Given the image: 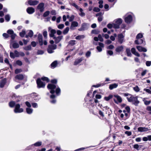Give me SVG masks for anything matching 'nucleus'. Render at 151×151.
I'll return each mask as SVG.
<instances>
[{
  "mask_svg": "<svg viewBox=\"0 0 151 151\" xmlns=\"http://www.w3.org/2000/svg\"><path fill=\"white\" fill-rule=\"evenodd\" d=\"M127 98L129 102H132L133 104L136 106L139 103V101L138 100L136 96L134 97L132 95L130 97H127Z\"/></svg>",
  "mask_w": 151,
  "mask_h": 151,
  "instance_id": "1",
  "label": "nucleus"
},
{
  "mask_svg": "<svg viewBox=\"0 0 151 151\" xmlns=\"http://www.w3.org/2000/svg\"><path fill=\"white\" fill-rule=\"evenodd\" d=\"M113 96L114 97V100L115 103L118 104L122 102V99L120 96L118 95H114Z\"/></svg>",
  "mask_w": 151,
  "mask_h": 151,
  "instance_id": "2",
  "label": "nucleus"
},
{
  "mask_svg": "<svg viewBox=\"0 0 151 151\" xmlns=\"http://www.w3.org/2000/svg\"><path fill=\"white\" fill-rule=\"evenodd\" d=\"M20 106L19 104H16L15 106L14 111L15 113H20L23 112V109L20 108Z\"/></svg>",
  "mask_w": 151,
  "mask_h": 151,
  "instance_id": "3",
  "label": "nucleus"
},
{
  "mask_svg": "<svg viewBox=\"0 0 151 151\" xmlns=\"http://www.w3.org/2000/svg\"><path fill=\"white\" fill-rule=\"evenodd\" d=\"M125 22L127 23H129L132 21V15L130 14H127L125 17Z\"/></svg>",
  "mask_w": 151,
  "mask_h": 151,
  "instance_id": "4",
  "label": "nucleus"
},
{
  "mask_svg": "<svg viewBox=\"0 0 151 151\" xmlns=\"http://www.w3.org/2000/svg\"><path fill=\"white\" fill-rule=\"evenodd\" d=\"M37 83L38 88H44L45 83L42 82L40 78H38L37 81Z\"/></svg>",
  "mask_w": 151,
  "mask_h": 151,
  "instance_id": "5",
  "label": "nucleus"
},
{
  "mask_svg": "<svg viewBox=\"0 0 151 151\" xmlns=\"http://www.w3.org/2000/svg\"><path fill=\"white\" fill-rule=\"evenodd\" d=\"M47 87L48 88L51 89L50 93H51L53 94L55 93V91L54 90L56 88V86L55 85L51 84H49Z\"/></svg>",
  "mask_w": 151,
  "mask_h": 151,
  "instance_id": "6",
  "label": "nucleus"
},
{
  "mask_svg": "<svg viewBox=\"0 0 151 151\" xmlns=\"http://www.w3.org/2000/svg\"><path fill=\"white\" fill-rule=\"evenodd\" d=\"M37 9L41 12H42L44 10V4L43 3H41L38 5Z\"/></svg>",
  "mask_w": 151,
  "mask_h": 151,
  "instance_id": "7",
  "label": "nucleus"
},
{
  "mask_svg": "<svg viewBox=\"0 0 151 151\" xmlns=\"http://www.w3.org/2000/svg\"><path fill=\"white\" fill-rule=\"evenodd\" d=\"M118 41L120 43L122 44L124 41V36L122 34L118 35Z\"/></svg>",
  "mask_w": 151,
  "mask_h": 151,
  "instance_id": "8",
  "label": "nucleus"
},
{
  "mask_svg": "<svg viewBox=\"0 0 151 151\" xmlns=\"http://www.w3.org/2000/svg\"><path fill=\"white\" fill-rule=\"evenodd\" d=\"M38 40L39 43L40 45H42L43 44L42 41V34H39L38 35Z\"/></svg>",
  "mask_w": 151,
  "mask_h": 151,
  "instance_id": "9",
  "label": "nucleus"
},
{
  "mask_svg": "<svg viewBox=\"0 0 151 151\" xmlns=\"http://www.w3.org/2000/svg\"><path fill=\"white\" fill-rule=\"evenodd\" d=\"M35 11V9L32 7H28L27 9V12L29 14H33Z\"/></svg>",
  "mask_w": 151,
  "mask_h": 151,
  "instance_id": "10",
  "label": "nucleus"
},
{
  "mask_svg": "<svg viewBox=\"0 0 151 151\" xmlns=\"http://www.w3.org/2000/svg\"><path fill=\"white\" fill-rule=\"evenodd\" d=\"M78 25V23L76 21H73L72 22L70 26V29H71L73 30L74 29V27H77Z\"/></svg>",
  "mask_w": 151,
  "mask_h": 151,
  "instance_id": "11",
  "label": "nucleus"
},
{
  "mask_svg": "<svg viewBox=\"0 0 151 151\" xmlns=\"http://www.w3.org/2000/svg\"><path fill=\"white\" fill-rule=\"evenodd\" d=\"M28 3L30 6H34L37 5L39 3L37 1H32L29 0L28 2Z\"/></svg>",
  "mask_w": 151,
  "mask_h": 151,
  "instance_id": "12",
  "label": "nucleus"
},
{
  "mask_svg": "<svg viewBox=\"0 0 151 151\" xmlns=\"http://www.w3.org/2000/svg\"><path fill=\"white\" fill-rule=\"evenodd\" d=\"M149 130V129L145 127H140L138 128V131L141 132H147Z\"/></svg>",
  "mask_w": 151,
  "mask_h": 151,
  "instance_id": "13",
  "label": "nucleus"
},
{
  "mask_svg": "<svg viewBox=\"0 0 151 151\" xmlns=\"http://www.w3.org/2000/svg\"><path fill=\"white\" fill-rule=\"evenodd\" d=\"M137 48L139 52H146L147 51V50L146 48L140 46H137Z\"/></svg>",
  "mask_w": 151,
  "mask_h": 151,
  "instance_id": "14",
  "label": "nucleus"
},
{
  "mask_svg": "<svg viewBox=\"0 0 151 151\" xmlns=\"http://www.w3.org/2000/svg\"><path fill=\"white\" fill-rule=\"evenodd\" d=\"M63 37L61 36H59L57 37H53V39L55 40V43L57 44L59 43L60 41L62 40Z\"/></svg>",
  "mask_w": 151,
  "mask_h": 151,
  "instance_id": "15",
  "label": "nucleus"
},
{
  "mask_svg": "<svg viewBox=\"0 0 151 151\" xmlns=\"http://www.w3.org/2000/svg\"><path fill=\"white\" fill-rule=\"evenodd\" d=\"M131 50L132 53L138 57H139L140 56L139 54L137 52H136L135 49L134 48H132Z\"/></svg>",
  "mask_w": 151,
  "mask_h": 151,
  "instance_id": "16",
  "label": "nucleus"
},
{
  "mask_svg": "<svg viewBox=\"0 0 151 151\" xmlns=\"http://www.w3.org/2000/svg\"><path fill=\"white\" fill-rule=\"evenodd\" d=\"M50 33L49 34V36L51 37H54V34L56 33V31L55 29H51L50 31Z\"/></svg>",
  "mask_w": 151,
  "mask_h": 151,
  "instance_id": "17",
  "label": "nucleus"
},
{
  "mask_svg": "<svg viewBox=\"0 0 151 151\" xmlns=\"http://www.w3.org/2000/svg\"><path fill=\"white\" fill-rule=\"evenodd\" d=\"M83 60L82 58H81L77 59L74 63V65H77L79 64Z\"/></svg>",
  "mask_w": 151,
  "mask_h": 151,
  "instance_id": "18",
  "label": "nucleus"
},
{
  "mask_svg": "<svg viewBox=\"0 0 151 151\" xmlns=\"http://www.w3.org/2000/svg\"><path fill=\"white\" fill-rule=\"evenodd\" d=\"M144 42H145L142 39L137 40L135 41V43L136 44L138 45L141 44L143 43Z\"/></svg>",
  "mask_w": 151,
  "mask_h": 151,
  "instance_id": "19",
  "label": "nucleus"
},
{
  "mask_svg": "<svg viewBox=\"0 0 151 151\" xmlns=\"http://www.w3.org/2000/svg\"><path fill=\"white\" fill-rule=\"evenodd\" d=\"M123 48L124 47L122 46H118L116 48V51L117 52H120L123 50Z\"/></svg>",
  "mask_w": 151,
  "mask_h": 151,
  "instance_id": "20",
  "label": "nucleus"
},
{
  "mask_svg": "<svg viewBox=\"0 0 151 151\" xmlns=\"http://www.w3.org/2000/svg\"><path fill=\"white\" fill-rule=\"evenodd\" d=\"M118 86V84L116 83H114L110 85L109 86V88L110 90H112L114 88H116Z\"/></svg>",
  "mask_w": 151,
  "mask_h": 151,
  "instance_id": "21",
  "label": "nucleus"
},
{
  "mask_svg": "<svg viewBox=\"0 0 151 151\" xmlns=\"http://www.w3.org/2000/svg\"><path fill=\"white\" fill-rule=\"evenodd\" d=\"M33 35V31L31 30H30L29 31V32L28 35H26V37L27 38L29 37H32Z\"/></svg>",
  "mask_w": 151,
  "mask_h": 151,
  "instance_id": "22",
  "label": "nucleus"
},
{
  "mask_svg": "<svg viewBox=\"0 0 151 151\" xmlns=\"http://www.w3.org/2000/svg\"><path fill=\"white\" fill-rule=\"evenodd\" d=\"M6 83V80L4 79L0 83V87L3 88L4 86Z\"/></svg>",
  "mask_w": 151,
  "mask_h": 151,
  "instance_id": "23",
  "label": "nucleus"
},
{
  "mask_svg": "<svg viewBox=\"0 0 151 151\" xmlns=\"http://www.w3.org/2000/svg\"><path fill=\"white\" fill-rule=\"evenodd\" d=\"M86 23H83L82 24L81 27L78 29V30L80 31H83L85 29L86 27Z\"/></svg>",
  "mask_w": 151,
  "mask_h": 151,
  "instance_id": "24",
  "label": "nucleus"
},
{
  "mask_svg": "<svg viewBox=\"0 0 151 151\" xmlns=\"http://www.w3.org/2000/svg\"><path fill=\"white\" fill-rule=\"evenodd\" d=\"M15 78L19 80H22L23 78V76L21 74L17 75L15 77Z\"/></svg>",
  "mask_w": 151,
  "mask_h": 151,
  "instance_id": "25",
  "label": "nucleus"
},
{
  "mask_svg": "<svg viewBox=\"0 0 151 151\" xmlns=\"http://www.w3.org/2000/svg\"><path fill=\"white\" fill-rule=\"evenodd\" d=\"M26 112L28 114H31L33 111V109H32L27 108L26 109Z\"/></svg>",
  "mask_w": 151,
  "mask_h": 151,
  "instance_id": "26",
  "label": "nucleus"
},
{
  "mask_svg": "<svg viewBox=\"0 0 151 151\" xmlns=\"http://www.w3.org/2000/svg\"><path fill=\"white\" fill-rule=\"evenodd\" d=\"M126 52L127 53V55L128 56L131 57V56L132 54L130 52V49L127 48L126 49Z\"/></svg>",
  "mask_w": 151,
  "mask_h": 151,
  "instance_id": "27",
  "label": "nucleus"
},
{
  "mask_svg": "<svg viewBox=\"0 0 151 151\" xmlns=\"http://www.w3.org/2000/svg\"><path fill=\"white\" fill-rule=\"evenodd\" d=\"M122 20L121 19H116L115 22L116 23L118 24L119 25H120L122 23Z\"/></svg>",
  "mask_w": 151,
  "mask_h": 151,
  "instance_id": "28",
  "label": "nucleus"
},
{
  "mask_svg": "<svg viewBox=\"0 0 151 151\" xmlns=\"http://www.w3.org/2000/svg\"><path fill=\"white\" fill-rule=\"evenodd\" d=\"M79 11L80 12L79 13V15L81 17H83L85 15V13L83 12V10L82 8L79 9Z\"/></svg>",
  "mask_w": 151,
  "mask_h": 151,
  "instance_id": "29",
  "label": "nucleus"
},
{
  "mask_svg": "<svg viewBox=\"0 0 151 151\" xmlns=\"http://www.w3.org/2000/svg\"><path fill=\"white\" fill-rule=\"evenodd\" d=\"M5 19L6 20L7 22L9 21L10 19V17L9 14H7L5 16Z\"/></svg>",
  "mask_w": 151,
  "mask_h": 151,
  "instance_id": "30",
  "label": "nucleus"
},
{
  "mask_svg": "<svg viewBox=\"0 0 151 151\" xmlns=\"http://www.w3.org/2000/svg\"><path fill=\"white\" fill-rule=\"evenodd\" d=\"M113 96L112 95H109L108 96V97H105L104 98V99L106 100V101H109L110 99H111Z\"/></svg>",
  "mask_w": 151,
  "mask_h": 151,
  "instance_id": "31",
  "label": "nucleus"
},
{
  "mask_svg": "<svg viewBox=\"0 0 151 151\" xmlns=\"http://www.w3.org/2000/svg\"><path fill=\"white\" fill-rule=\"evenodd\" d=\"M25 34V31L24 30H23L19 33V35L21 37H23L24 36Z\"/></svg>",
  "mask_w": 151,
  "mask_h": 151,
  "instance_id": "32",
  "label": "nucleus"
},
{
  "mask_svg": "<svg viewBox=\"0 0 151 151\" xmlns=\"http://www.w3.org/2000/svg\"><path fill=\"white\" fill-rule=\"evenodd\" d=\"M13 47L14 48H18L19 47V44L17 42H14L12 45Z\"/></svg>",
  "mask_w": 151,
  "mask_h": 151,
  "instance_id": "33",
  "label": "nucleus"
},
{
  "mask_svg": "<svg viewBox=\"0 0 151 151\" xmlns=\"http://www.w3.org/2000/svg\"><path fill=\"white\" fill-rule=\"evenodd\" d=\"M143 100L144 102V104L146 105H148L151 102V100L150 101H147L145 100V99H144Z\"/></svg>",
  "mask_w": 151,
  "mask_h": 151,
  "instance_id": "34",
  "label": "nucleus"
},
{
  "mask_svg": "<svg viewBox=\"0 0 151 151\" xmlns=\"http://www.w3.org/2000/svg\"><path fill=\"white\" fill-rule=\"evenodd\" d=\"M15 102L14 101H11L9 103V105L11 107H13L15 105Z\"/></svg>",
  "mask_w": 151,
  "mask_h": 151,
  "instance_id": "35",
  "label": "nucleus"
},
{
  "mask_svg": "<svg viewBox=\"0 0 151 151\" xmlns=\"http://www.w3.org/2000/svg\"><path fill=\"white\" fill-rule=\"evenodd\" d=\"M69 30V28L68 27H67L63 31V34L65 35L67 34Z\"/></svg>",
  "mask_w": 151,
  "mask_h": 151,
  "instance_id": "36",
  "label": "nucleus"
},
{
  "mask_svg": "<svg viewBox=\"0 0 151 151\" xmlns=\"http://www.w3.org/2000/svg\"><path fill=\"white\" fill-rule=\"evenodd\" d=\"M47 50L48 52L49 53H52L54 52L53 51V50L52 49V48L51 47H50L49 46Z\"/></svg>",
  "mask_w": 151,
  "mask_h": 151,
  "instance_id": "37",
  "label": "nucleus"
},
{
  "mask_svg": "<svg viewBox=\"0 0 151 151\" xmlns=\"http://www.w3.org/2000/svg\"><path fill=\"white\" fill-rule=\"evenodd\" d=\"M103 1L102 0H101L99 2V7L100 8H102L103 7Z\"/></svg>",
  "mask_w": 151,
  "mask_h": 151,
  "instance_id": "38",
  "label": "nucleus"
},
{
  "mask_svg": "<svg viewBox=\"0 0 151 151\" xmlns=\"http://www.w3.org/2000/svg\"><path fill=\"white\" fill-rule=\"evenodd\" d=\"M85 36L84 35H80L77 36L76 37V39L77 40H80L81 39L84 38Z\"/></svg>",
  "mask_w": 151,
  "mask_h": 151,
  "instance_id": "39",
  "label": "nucleus"
},
{
  "mask_svg": "<svg viewBox=\"0 0 151 151\" xmlns=\"http://www.w3.org/2000/svg\"><path fill=\"white\" fill-rule=\"evenodd\" d=\"M113 27L115 29H118L119 28V25L116 23H113Z\"/></svg>",
  "mask_w": 151,
  "mask_h": 151,
  "instance_id": "40",
  "label": "nucleus"
},
{
  "mask_svg": "<svg viewBox=\"0 0 151 151\" xmlns=\"http://www.w3.org/2000/svg\"><path fill=\"white\" fill-rule=\"evenodd\" d=\"M57 64V62L56 61H55L52 63L51 65L52 67L55 68Z\"/></svg>",
  "mask_w": 151,
  "mask_h": 151,
  "instance_id": "41",
  "label": "nucleus"
},
{
  "mask_svg": "<svg viewBox=\"0 0 151 151\" xmlns=\"http://www.w3.org/2000/svg\"><path fill=\"white\" fill-rule=\"evenodd\" d=\"M75 40H71L69 42V45H73L75 44Z\"/></svg>",
  "mask_w": 151,
  "mask_h": 151,
  "instance_id": "42",
  "label": "nucleus"
},
{
  "mask_svg": "<svg viewBox=\"0 0 151 151\" xmlns=\"http://www.w3.org/2000/svg\"><path fill=\"white\" fill-rule=\"evenodd\" d=\"M41 80L43 81H45L47 82H48L49 81V79L48 78L45 77H42L41 78Z\"/></svg>",
  "mask_w": 151,
  "mask_h": 151,
  "instance_id": "43",
  "label": "nucleus"
},
{
  "mask_svg": "<svg viewBox=\"0 0 151 151\" xmlns=\"http://www.w3.org/2000/svg\"><path fill=\"white\" fill-rule=\"evenodd\" d=\"M31 96L35 100H37V99L36 98V97L37 96V95H36V93H33L31 94ZM39 100V99H38V100Z\"/></svg>",
  "mask_w": 151,
  "mask_h": 151,
  "instance_id": "44",
  "label": "nucleus"
},
{
  "mask_svg": "<svg viewBox=\"0 0 151 151\" xmlns=\"http://www.w3.org/2000/svg\"><path fill=\"white\" fill-rule=\"evenodd\" d=\"M50 13V12L49 11H47L44 13L43 16L44 17H46Z\"/></svg>",
  "mask_w": 151,
  "mask_h": 151,
  "instance_id": "45",
  "label": "nucleus"
},
{
  "mask_svg": "<svg viewBox=\"0 0 151 151\" xmlns=\"http://www.w3.org/2000/svg\"><path fill=\"white\" fill-rule=\"evenodd\" d=\"M49 46L52 48L53 50L56 48L57 45H50Z\"/></svg>",
  "mask_w": 151,
  "mask_h": 151,
  "instance_id": "46",
  "label": "nucleus"
},
{
  "mask_svg": "<svg viewBox=\"0 0 151 151\" xmlns=\"http://www.w3.org/2000/svg\"><path fill=\"white\" fill-rule=\"evenodd\" d=\"M42 144V143L41 142H37L36 143H35L34 145L36 147H38L41 145Z\"/></svg>",
  "mask_w": 151,
  "mask_h": 151,
  "instance_id": "47",
  "label": "nucleus"
},
{
  "mask_svg": "<svg viewBox=\"0 0 151 151\" xmlns=\"http://www.w3.org/2000/svg\"><path fill=\"white\" fill-rule=\"evenodd\" d=\"M14 54L15 55V57H19V53L17 50H15L14 51Z\"/></svg>",
  "mask_w": 151,
  "mask_h": 151,
  "instance_id": "48",
  "label": "nucleus"
},
{
  "mask_svg": "<svg viewBox=\"0 0 151 151\" xmlns=\"http://www.w3.org/2000/svg\"><path fill=\"white\" fill-rule=\"evenodd\" d=\"M143 37V35L141 33H139L137 34V36H136V38L137 39H139L142 37Z\"/></svg>",
  "mask_w": 151,
  "mask_h": 151,
  "instance_id": "49",
  "label": "nucleus"
},
{
  "mask_svg": "<svg viewBox=\"0 0 151 151\" xmlns=\"http://www.w3.org/2000/svg\"><path fill=\"white\" fill-rule=\"evenodd\" d=\"M133 89L136 92H138L139 91V88L137 86L134 87Z\"/></svg>",
  "mask_w": 151,
  "mask_h": 151,
  "instance_id": "50",
  "label": "nucleus"
},
{
  "mask_svg": "<svg viewBox=\"0 0 151 151\" xmlns=\"http://www.w3.org/2000/svg\"><path fill=\"white\" fill-rule=\"evenodd\" d=\"M98 38L99 40L101 42L103 41V39L102 37V36L100 34H99L98 36Z\"/></svg>",
  "mask_w": 151,
  "mask_h": 151,
  "instance_id": "51",
  "label": "nucleus"
},
{
  "mask_svg": "<svg viewBox=\"0 0 151 151\" xmlns=\"http://www.w3.org/2000/svg\"><path fill=\"white\" fill-rule=\"evenodd\" d=\"M64 27V25L63 24H60L58 26V28L60 29H63Z\"/></svg>",
  "mask_w": 151,
  "mask_h": 151,
  "instance_id": "52",
  "label": "nucleus"
},
{
  "mask_svg": "<svg viewBox=\"0 0 151 151\" xmlns=\"http://www.w3.org/2000/svg\"><path fill=\"white\" fill-rule=\"evenodd\" d=\"M22 71V70L21 69H17L15 70V73L16 74H18L19 73L21 72Z\"/></svg>",
  "mask_w": 151,
  "mask_h": 151,
  "instance_id": "53",
  "label": "nucleus"
},
{
  "mask_svg": "<svg viewBox=\"0 0 151 151\" xmlns=\"http://www.w3.org/2000/svg\"><path fill=\"white\" fill-rule=\"evenodd\" d=\"M56 93L57 95H58L60 93V88H57L56 89Z\"/></svg>",
  "mask_w": 151,
  "mask_h": 151,
  "instance_id": "54",
  "label": "nucleus"
},
{
  "mask_svg": "<svg viewBox=\"0 0 151 151\" xmlns=\"http://www.w3.org/2000/svg\"><path fill=\"white\" fill-rule=\"evenodd\" d=\"M10 56L11 58H15L14 54L12 52H10Z\"/></svg>",
  "mask_w": 151,
  "mask_h": 151,
  "instance_id": "55",
  "label": "nucleus"
},
{
  "mask_svg": "<svg viewBox=\"0 0 151 151\" xmlns=\"http://www.w3.org/2000/svg\"><path fill=\"white\" fill-rule=\"evenodd\" d=\"M133 147L134 149H136L137 150H139V146L138 145V144L134 145Z\"/></svg>",
  "mask_w": 151,
  "mask_h": 151,
  "instance_id": "56",
  "label": "nucleus"
},
{
  "mask_svg": "<svg viewBox=\"0 0 151 151\" xmlns=\"http://www.w3.org/2000/svg\"><path fill=\"white\" fill-rule=\"evenodd\" d=\"M7 32L8 34L12 35L14 33V31L12 30L9 29L7 31Z\"/></svg>",
  "mask_w": 151,
  "mask_h": 151,
  "instance_id": "57",
  "label": "nucleus"
},
{
  "mask_svg": "<svg viewBox=\"0 0 151 151\" xmlns=\"http://www.w3.org/2000/svg\"><path fill=\"white\" fill-rule=\"evenodd\" d=\"M93 10L94 12H98L100 11V9L98 7H94L93 8Z\"/></svg>",
  "mask_w": 151,
  "mask_h": 151,
  "instance_id": "58",
  "label": "nucleus"
},
{
  "mask_svg": "<svg viewBox=\"0 0 151 151\" xmlns=\"http://www.w3.org/2000/svg\"><path fill=\"white\" fill-rule=\"evenodd\" d=\"M125 134H127L128 136H130L132 135V133L130 131H126L125 132Z\"/></svg>",
  "mask_w": 151,
  "mask_h": 151,
  "instance_id": "59",
  "label": "nucleus"
},
{
  "mask_svg": "<svg viewBox=\"0 0 151 151\" xmlns=\"http://www.w3.org/2000/svg\"><path fill=\"white\" fill-rule=\"evenodd\" d=\"M32 106L33 108H37L38 107V105L37 103H34L32 104Z\"/></svg>",
  "mask_w": 151,
  "mask_h": 151,
  "instance_id": "60",
  "label": "nucleus"
},
{
  "mask_svg": "<svg viewBox=\"0 0 151 151\" xmlns=\"http://www.w3.org/2000/svg\"><path fill=\"white\" fill-rule=\"evenodd\" d=\"M71 5L72 6H74L77 9H79V8L78 6L76 5L75 3H73Z\"/></svg>",
  "mask_w": 151,
  "mask_h": 151,
  "instance_id": "61",
  "label": "nucleus"
},
{
  "mask_svg": "<svg viewBox=\"0 0 151 151\" xmlns=\"http://www.w3.org/2000/svg\"><path fill=\"white\" fill-rule=\"evenodd\" d=\"M44 51L42 50H39L37 52V54L38 55H42L43 54Z\"/></svg>",
  "mask_w": 151,
  "mask_h": 151,
  "instance_id": "62",
  "label": "nucleus"
},
{
  "mask_svg": "<svg viewBox=\"0 0 151 151\" xmlns=\"http://www.w3.org/2000/svg\"><path fill=\"white\" fill-rule=\"evenodd\" d=\"M91 54V52L89 51H88L87 52L86 54V56L87 57H89Z\"/></svg>",
  "mask_w": 151,
  "mask_h": 151,
  "instance_id": "63",
  "label": "nucleus"
},
{
  "mask_svg": "<svg viewBox=\"0 0 151 151\" xmlns=\"http://www.w3.org/2000/svg\"><path fill=\"white\" fill-rule=\"evenodd\" d=\"M144 90L147 93L151 94V91L150 89L145 88Z\"/></svg>",
  "mask_w": 151,
  "mask_h": 151,
  "instance_id": "64",
  "label": "nucleus"
}]
</instances>
